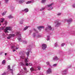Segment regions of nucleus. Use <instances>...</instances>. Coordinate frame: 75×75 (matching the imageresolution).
Segmentation results:
<instances>
[{"label":"nucleus","mask_w":75,"mask_h":75,"mask_svg":"<svg viewBox=\"0 0 75 75\" xmlns=\"http://www.w3.org/2000/svg\"><path fill=\"white\" fill-rule=\"evenodd\" d=\"M52 59L54 61H55L59 60V58H58L57 56H55L52 58Z\"/></svg>","instance_id":"obj_9"},{"label":"nucleus","mask_w":75,"mask_h":75,"mask_svg":"<svg viewBox=\"0 0 75 75\" xmlns=\"http://www.w3.org/2000/svg\"><path fill=\"white\" fill-rule=\"evenodd\" d=\"M2 35L3 37H4V38H5V37H6V35H5V34L3 33L2 34Z\"/></svg>","instance_id":"obj_31"},{"label":"nucleus","mask_w":75,"mask_h":75,"mask_svg":"<svg viewBox=\"0 0 75 75\" xmlns=\"http://www.w3.org/2000/svg\"><path fill=\"white\" fill-rule=\"evenodd\" d=\"M61 14V13H59L58 14H57V15L58 16H60V15Z\"/></svg>","instance_id":"obj_44"},{"label":"nucleus","mask_w":75,"mask_h":75,"mask_svg":"<svg viewBox=\"0 0 75 75\" xmlns=\"http://www.w3.org/2000/svg\"><path fill=\"white\" fill-rule=\"evenodd\" d=\"M5 1L6 3H7L8 1V0H5Z\"/></svg>","instance_id":"obj_42"},{"label":"nucleus","mask_w":75,"mask_h":75,"mask_svg":"<svg viewBox=\"0 0 75 75\" xmlns=\"http://www.w3.org/2000/svg\"><path fill=\"white\" fill-rule=\"evenodd\" d=\"M0 25H1V23L0 22Z\"/></svg>","instance_id":"obj_50"},{"label":"nucleus","mask_w":75,"mask_h":75,"mask_svg":"<svg viewBox=\"0 0 75 75\" xmlns=\"http://www.w3.org/2000/svg\"><path fill=\"white\" fill-rule=\"evenodd\" d=\"M35 2V0H30V1H28V2H25V4H31V3H33Z\"/></svg>","instance_id":"obj_7"},{"label":"nucleus","mask_w":75,"mask_h":75,"mask_svg":"<svg viewBox=\"0 0 75 75\" xmlns=\"http://www.w3.org/2000/svg\"><path fill=\"white\" fill-rule=\"evenodd\" d=\"M36 35L35 34V33H33V37H35Z\"/></svg>","instance_id":"obj_38"},{"label":"nucleus","mask_w":75,"mask_h":75,"mask_svg":"<svg viewBox=\"0 0 75 75\" xmlns=\"http://www.w3.org/2000/svg\"><path fill=\"white\" fill-rule=\"evenodd\" d=\"M23 21H24V19H21L19 22V23L21 24H23Z\"/></svg>","instance_id":"obj_18"},{"label":"nucleus","mask_w":75,"mask_h":75,"mask_svg":"<svg viewBox=\"0 0 75 75\" xmlns=\"http://www.w3.org/2000/svg\"><path fill=\"white\" fill-rule=\"evenodd\" d=\"M23 44H27V41L26 40H23Z\"/></svg>","instance_id":"obj_26"},{"label":"nucleus","mask_w":75,"mask_h":75,"mask_svg":"<svg viewBox=\"0 0 75 75\" xmlns=\"http://www.w3.org/2000/svg\"><path fill=\"white\" fill-rule=\"evenodd\" d=\"M6 13H7V11H5L2 14V15L4 16V15H5V14H6Z\"/></svg>","instance_id":"obj_27"},{"label":"nucleus","mask_w":75,"mask_h":75,"mask_svg":"<svg viewBox=\"0 0 75 75\" xmlns=\"http://www.w3.org/2000/svg\"><path fill=\"white\" fill-rule=\"evenodd\" d=\"M28 28V26L26 27L25 28L23 29L24 31H25V30H27V29Z\"/></svg>","instance_id":"obj_24"},{"label":"nucleus","mask_w":75,"mask_h":75,"mask_svg":"<svg viewBox=\"0 0 75 75\" xmlns=\"http://www.w3.org/2000/svg\"><path fill=\"white\" fill-rule=\"evenodd\" d=\"M44 9H45V8H42L40 10V11H42V10H43Z\"/></svg>","instance_id":"obj_34"},{"label":"nucleus","mask_w":75,"mask_h":75,"mask_svg":"<svg viewBox=\"0 0 75 75\" xmlns=\"http://www.w3.org/2000/svg\"><path fill=\"white\" fill-rule=\"evenodd\" d=\"M14 51H16V50H13V52H14Z\"/></svg>","instance_id":"obj_48"},{"label":"nucleus","mask_w":75,"mask_h":75,"mask_svg":"<svg viewBox=\"0 0 75 75\" xmlns=\"http://www.w3.org/2000/svg\"><path fill=\"white\" fill-rule=\"evenodd\" d=\"M5 25H7V21H5Z\"/></svg>","instance_id":"obj_41"},{"label":"nucleus","mask_w":75,"mask_h":75,"mask_svg":"<svg viewBox=\"0 0 75 75\" xmlns=\"http://www.w3.org/2000/svg\"><path fill=\"white\" fill-rule=\"evenodd\" d=\"M28 11H29V10H28V9L27 8H25L24 10H22V11H25L26 13H27V12H28Z\"/></svg>","instance_id":"obj_17"},{"label":"nucleus","mask_w":75,"mask_h":75,"mask_svg":"<svg viewBox=\"0 0 75 75\" xmlns=\"http://www.w3.org/2000/svg\"><path fill=\"white\" fill-rule=\"evenodd\" d=\"M52 28L51 26H48L47 27H46L45 29V31H48V30H51Z\"/></svg>","instance_id":"obj_6"},{"label":"nucleus","mask_w":75,"mask_h":75,"mask_svg":"<svg viewBox=\"0 0 75 75\" xmlns=\"http://www.w3.org/2000/svg\"><path fill=\"white\" fill-rule=\"evenodd\" d=\"M32 32H33V30H30V33H32Z\"/></svg>","instance_id":"obj_45"},{"label":"nucleus","mask_w":75,"mask_h":75,"mask_svg":"<svg viewBox=\"0 0 75 75\" xmlns=\"http://www.w3.org/2000/svg\"><path fill=\"white\" fill-rule=\"evenodd\" d=\"M16 50H18V47H16Z\"/></svg>","instance_id":"obj_46"},{"label":"nucleus","mask_w":75,"mask_h":75,"mask_svg":"<svg viewBox=\"0 0 75 75\" xmlns=\"http://www.w3.org/2000/svg\"><path fill=\"white\" fill-rule=\"evenodd\" d=\"M67 69H66L65 70H64L62 71V74L63 75H66L67 73Z\"/></svg>","instance_id":"obj_13"},{"label":"nucleus","mask_w":75,"mask_h":75,"mask_svg":"<svg viewBox=\"0 0 75 75\" xmlns=\"http://www.w3.org/2000/svg\"><path fill=\"white\" fill-rule=\"evenodd\" d=\"M8 35V37H7V39L8 40H9V39H10L12 37H13L15 36V35L14 34H10Z\"/></svg>","instance_id":"obj_5"},{"label":"nucleus","mask_w":75,"mask_h":75,"mask_svg":"<svg viewBox=\"0 0 75 75\" xmlns=\"http://www.w3.org/2000/svg\"><path fill=\"white\" fill-rule=\"evenodd\" d=\"M5 56H6L7 55V53H5Z\"/></svg>","instance_id":"obj_47"},{"label":"nucleus","mask_w":75,"mask_h":75,"mask_svg":"<svg viewBox=\"0 0 75 75\" xmlns=\"http://www.w3.org/2000/svg\"><path fill=\"white\" fill-rule=\"evenodd\" d=\"M46 64L47 65H50V62H46Z\"/></svg>","instance_id":"obj_29"},{"label":"nucleus","mask_w":75,"mask_h":75,"mask_svg":"<svg viewBox=\"0 0 75 75\" xmlns=\"http://www.w3.org/2000/svg\"><path fill=\"white\" fill-rule=\"evenodd\" d=\"M47 48V45L45 44H42V50H45Z\"/></svg>","instance_id":"obj_12"},{"label":"nucleus","mask_w":75,"mask_h":75,"mask_svg":"<svg viewBox=\"0 0 75 75\" xmlns=\"http://www.w3.org/2000/svg\"><path fill=\"white\" fill-rule=\"evenodd\" d=\"M47 41H49V40H50V36H47Z\"/></svg>","instance_id":"obj_32"},{"label":"nucleus","mask_w":75,"mask_h":75,"mask_svg":"<svg viewBox=\"0 0 75 75\" xmlns=\"http://www.w3.org/2000/svg\"><path fill=\"white\" fill-rule=\"evenodd\" d=\"M33 30L36 33H38V31L35 29H33Z\"/></svg>","instance_id":"obj_28"},{"label":"nucleus","mask_w":75,"mask_h":75,"mask_svg":"<svg viewBox=\"0 0 75 75\" xmlns=\"http://www.w3.org/2000/svg\"><path fill=\"white\" fill-rule=\"evenodd\" d=\"M5 62H6V61H5V60H4L2 62V64L5 65V64H6V63Z\"/></svg>","instance_id":"obj_22"},{"label":"nucleus","mask_w":75,"mask_h":75,"mask_svg":"<svg viewBox=\"0 0 75 75\" xmlns=\"http://www.w3.org/2000/svg\"><path fill=\"white\" fill-rule=\"evenodd\" d=\"M52 72V70L51 68H49L47 71V74H50Z\"/></svg>","instance_id":"obj_15"},{"label":"nucleus","mask_w":75,"mask_h":75,"mask_svg":"<svg viewBox=\"0 0 75 75\" xmlns=\"http://www.w3.org/2000/svg\"><path fill=\"white\" fill-rule=\"evenodd\" d=\"M65 45V44L64 43H63L61 45V46L62 47H64Z\"/></svg>","instance_id":"obj_39"},{"label":"nucleus","mask_w":75,"mask_h":75,"mask_svg":"<svg viewBox=\"0 0 75 75\" xmlns=\"http://www.w3.org/2000/svg\"><path fill=\"white\" fill-rule=\"evenodd\" d=\"M64 21H67V23L69 24V23H71L72 21V20L71 18H70V19L68 20L67 19H65Z\"/></svg>","instance_id":"obj_11"},{"label":"nucleus","mask_w":75,"mask_h":75,"mask_svg":"<svg viewBox=\"0 0 75 75\" xmlns=\"http://www.w3.org/2000/svg\"><path fill=\"white\" fill-rule=\"evenodd\" d=\"M54 46L55 47H58V45L57 42H56L55 43Z\"/></svg>","instance_id":"obj_23"},{"label":"nucleus","mask_w":75,"mask_h":75,"mask_svg":"<svg viewBox=\"0 0 75 75\" xmlns=\"http://www.w3.org/2000/svg\"><path fill=\"white\" fill-rule=\"evenodd\" d=\"M55 23H56L57 24L55 25V27H59L61 25V23H59L57 21H56Z\"/></svg>","instance_id":"obj_10"},{"label":"nucleus","mask_w":75,"mask_h":75,"mask_svg":"<svg viewBox=\"0 0 75 75\" xmlns=\"http://www.w3.org/2000/svg\"><path fill=\"white\" fill-rule=\"evenodd\" d=\"M24 70L25 71H27V68L26 67H24L23 68Z\"/></svg>","instance_id":"obj_37"},{"label":"nucleus","mask_w":75,"mask_h":75,"mask_svg":"<svg viewBox=\"0 0 75 75\" xmlns=\"http://www.w3.org/2000/svg\"><path fill=\"white\" fill-rule=\"evenodd\" d=\"M8 59L9 60H10L11 59L10 58H9Z\"/></svg>","instance_id":"obj_49"},{"label":"nucleus","mask_w":75,"mask_h":75,"mask_svg":"<svg viewBox=\"0 0 75 75\" xmlns=\"http://www.w3.org/2000/svg\"><path fill=\"white\" fill-rule=\"evenodd\" d=\"M30 69L31 71H34V69H33V67H31Z\"/></svg>","instance_id":"obj_36"},{"label":"nucleus","mask_w":75,"mask_h":75,"mask_svg":"<svg viewBox=\"0 0 75 75\" xmlns=\"http://www.w3.org/2000/svg\"><path fill=\"white\" fill-rule=\"evenodd\" d=\"M19 54L22 55V56H21V58H22L23 59V58H25V55H24V54L23 52H19Z\"/></svg>","instance_id":"obj_8"},{"label":"nucleus","mask_w":75,"mask_h":75,"mask_svg":"<svg viewBox=\"0 0 75 75\" xmlns=\"http://www.w3.org/2000/svg\"><path fill=\"white\" fill-rule=\"evenodd\" d=\"M14 48H15V47L14 46H12L11 47V49H14Z\"/></svg>","instance_id":"obj_40"},{"label":"nucleus","mask_w":75,"mask_h":75,"mask_svg":"<svg viewBox=\"0 0 75 75\" xmlns=\"http://www.w3.org/2000/svg\"><path fill=\"white\" fill-rule=\"evenodd\" d=\"M57 64H54L52 65V66L53 67H57Z\"/></svg>","instance_id":"obj_25"},{"label":"nucleus","mask_w":75,"mask_h":75,"mask_svg":"<svg viewBox=\"0 0 75 75\" xmlns=\"http://www.w3.org/2000/svg\"><path fill=\"white\" fill-rule=\"evenodd\" d=\"M2 30H4L5 33H8V32L7 31H11L12 30V28L10 27H2Z\"/></svg>","instance_id":"obj_2"},{"label":"nucleus","mask_w":75,"mask_h":75,"mask_svg":"<svg viewBox=\"0 0 75 75\" xmlns=\"http://www.w3.org/2000/svg\"><path fill=\"white\" fill-rule=\"evenodd\" d=\"M0 21L1 23H3L4 22V18H1V19Z\"/></svg>","instance_id":"obj_20"},{"label":"nucleus","mask_w":75,"mask_h":75,"mask_svg":"<svg viewBox=\"0 0 75 75\" xmlns=\"http://www.w3.org/2000/svg\"><path fill=\"white\" fill-rule=\"evenodd\" d=\"M38 70H40L41 69V67L40 66H38Z\"/></svg>","instance_id":"obj_33"},{"label":"nucleus","mask_w":75,"mask_h":75,"mask_svg":"<svg viewBox=\"0 0 75 75\" xmlns=\"http://www.w3.org/2000/svg\"><path fill=\"white\" fill-rule=\"evenodd\" d=\"M37 37H38L39 38H40L41 37V36L40 35H38L37 36Z\"/></svg>","instance_id":"obj_35"},{"label":"nucleus","mask_w":75,"mask_h":75,"mask_svg":"<svg viewBox=\"0 0 75 75\" xmlns=\"http://www.w3.org/2000/svg\"><path fill=\"white\" fill-rule=\"evenodd\" d=\"M70 44H71V45H72V44L71 43Z\"/></svg>","instance_id":"obj_51"},{"label":"nucleus","mask_w":75,"mask_h":75,"mask_svg":"<svg viewBox=\"0 0 75 75\" xmlns=\"http://www.w3.org/2000/svg\"><path fill=\"white\" fill-rule=\"evenodd\" d=\"M8 18L9 19L13 18H14V17L13 16H12V15H10L8 16Z\"/></svg>","instance_id":"obj_19"},{"label":"nucleus","mask_w":75,"mask_h":75,"mask_svg":"<svg viewBox=\"0 0 75 75\" xmlns=\"http://www.w3.org/2000/svg\"><path fill=\"white\" fill-rule=\"evenodd\" d=\"M17 2H18L19 3H23L25 1L24 0H17L16 1Z\"/></svg>","instance_id":"obj_14"},{"label":"nucleus","mask_w":75,"mask_h":75,"mask_svg":"<svg viewBox=\"0 0 75 75\" xmlns=\"http://www.w3.org/2000/svg\"><path fill=\"white\" fill-rule=\"evenodd\" d=\"M72 7H73L75 8V4H74L72 5Z\"/></svg>","instance_id":"obj_43"},{"label":"nucleus","mask_w":75,"mask_h":75,"mask_svg":"<svg viewBox=\"0 0 75 75\" xmlns=\"http://www.w3.org/2000/svg\"><path fill=\"white\" fill-rule=\"evenodd\" d=\"M30 47H28V48H27L28 49H27V50H28V52H26V55H27V58L25 59V64L27 66H31L32 65V64L31 63H28V61L27 60L28 59V57L29 55H30V52H31V48H30Z\"/></svg>","instance_id":"obj_1"},{"label":"nucleus","mask_w":75,"mask_h":75,"mask_svg":"<svg viewBox=\"0 0 75 75\" xmlns=\"http://www.w3.org/2000/svg\"><path fill=\"white\" fill-rule=\"evenodd\" d=\"M20 64H21V65H22V66H25V64L23 63L22 62H20Z\"/></svg>","instance_id":"obj_21"},{"label":"nucleus","mask_w":75,"mask_h":75,"mask_svg":"<svg viewBox=\"0 0 75 75\" xmlns=\"http://www.w3.org/2000/svg\"><path fill=\"white\" fill-rule=\"evenodd\" d=\"M53 5V4L52 3L48 5L47 7L49 8L48 9V10L49 11H50V10H51L52 9H53V7H52V6Z\"/></svg>","instance_id":"obj_4"},{"label":"nucleus","mask_w":75,"mask_h":75,"mask_svg":"<svg viewBox=\"0 0 75 75\" xmlns=\"http://www.w3.org/2000/svg\"><path fill=\"white\" fill-rule=\"evenodd\" d=\"M1 3H0V5H1Z\"/></svg>","instance_id":"obj_52"},{"label":"nucleus","mask_w":75,"mask_h":75,"mask_svg":"<svg viewBox=\"0 0 75 75\" xmlns=\"http://www.w3.org/2000/svg\"><path fill=\"white\" fill-rule=\"evenodd\" d=\"M16 35L18 36V40L19 42H21L22 40L21 39V35L20 32H17L16 33Z\"/></svg>","instance_id":"obj_3"},{"label":"nucleus","mask_w":75,"mask_h":75,"mask_svg":"<svg viewBox=\"0 0 75 75\" xmlns=\"http://www.w3.org/2000/svg\"><path fill=\"white\" fill-rule=\"evenodd\" d=\"M37 28L40 31H41V28H44V27L43 26H40L38 27Z\"/></svg>","instance_id":"obj_16"},{"label":"nucleus","mask_w":75,"mask_h":75,"mask_svg":"<svg viewBox=\"0 0 75 75\" xmlns=\"http://www.w3.org/2000/svg\"><path fill=\"white\" fill-rule=\"evenodd\" d=\"M45 1H46V0H42V3H44L45 2Z\"/></svg>","instance_id":"obj_30"}]
</instances>
